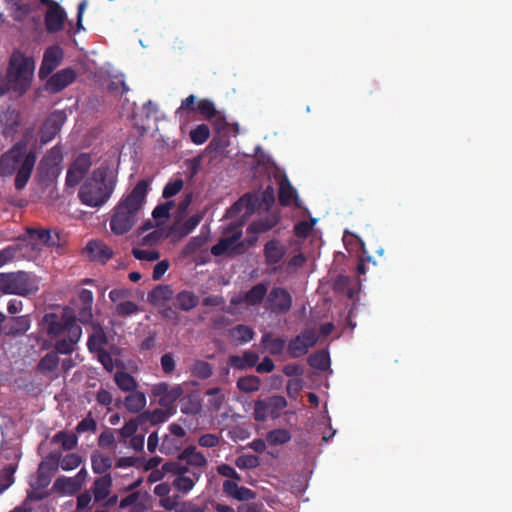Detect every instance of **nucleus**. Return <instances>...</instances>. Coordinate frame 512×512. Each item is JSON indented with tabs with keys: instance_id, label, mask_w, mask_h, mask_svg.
Returning <instances> with one entry per match:
<instances>
[{
	"instance_id": "27",
	"label": "nucleus",
	"mask_w": 512,
	"mask_h": 512,
	"mask_svg": "<svg viewBox=\"0 0 512 512\" xmlns=\"http://www.w3.org/2000/svg\"><path fill=\"white\" fill-rule=\"evenodd\" d=\"M278 200L282 206H289L293 200L297 201V191L291 185L289 179L284 176L279 182Z\"/></svg>"
},
{
	"instance_id": "25",
	"label": "nucleus",
	"mask_w": 512,
	"mask_h": 512,
	"mask_svg": "<svg viewBox=\"0 0 512 512\" xmlns=\"http://www.w3.org/2000/svg\"><path fill=\"white\" fill-rule=\"evenodd\" d=\"M241 236L242 232L236 231L231 236L220 239L214 246H212L211 253L214 256H221L228 252L231 248L233 250H236L237 248L242 246V243H238L235 245V243L240 239Z\"/></svg>"
},
{
	"instance_id": "7",
	"label": "nucleus",
	"mask_w": 512,
	"mask_h": 512,
	"mask_svg": "<svg viewBox=\"0 0 512 512\" xmlns=\"http://www.w3.org/2000/svg\"><path fill=\"white\" fill-rule=\"evenodd\" d=\"M61 452H50L39 464L36 479L31 483L35 490H44L58 471Z\"/></svg>"
},
{
	"instance_id": "14",
	"label": "nucleus",
	"mask_w": 512,
	"mask_h": 512,
	"mask_svg": "<svg viewBox=\"0 0 512 512\" xmlns=\"http://www.w3.org/2000/svg\"><path fill=\"white\" fill-rule=\"evenodd\" d=\"M77 77V73L72 68H64L53 75L46 81V90L52 94L58 93L72 84Z\"/></svg>"
},
{
	"instance_id": "9",
	"label": "nucleus",
	"mask_w": 512,
	"mask_h": 512,
	"mask_svg": "<svg viewBox=\"0 0 512 512\" xmlns=\"http://www.w3.org/2000/svg\"><path fill=\"white\" fill-rule=\"evenodd\" d=\"M318 342V335L315 329H304L297 336L292 338L287 351L291 358H300L306 355L310 348Z\"/></svg>"
},
{
	"instance_id": "31",
	"label": "nucleus",
	"mask_w": 512,
	"mask_h": 512,
	"mask_svg": "<svg viewBox=\"0 0 512 512\" xmlns=\"http://www.w3.org/2000/svg\"><path fill=\"white\" fill-rule=\"evenodd\" d=\"M52 490L61 495H73L80 491L79 484H77L72 477L66 476L58 477L53 484Z\"/></svg>"
},
{
	"instance_id": "28",
	"label": "nucleus",
	"mask_w": 512,
	"mask_h": 512,
	"mask_svg": "<svg viewBox=\"0 0 512 512\" xmlns=\"http://www.w3.org/2000/svg\"><path fill=\"white\" fill-rule=\"evenodd\" d=\"M229 337L237 344H246L253 340L254 330L244 324H238L228 331Z\"/></svg>"
},
{
	"instance_id": "29",
	"label": "nucleus",
	"mask_w": 512,
	"mask_h": 512,
	"mask_svg": "<svg viewBox=\"0 0 512 512\" xmlns=\"http://www.w3.org/2000/svg\"><path fill=\"white\" fill-rule=\"evenodd\" d=\"M173 296V290L169 285H158L153 288L147 295L150 304L157 306L169 301Z\"/></svg>"
},
{
	"instance_id": "34",
	"label": "nucleus",
	"mask_w": 512,
	"mask_h": 512,
	"mask_svg": "<svg viewBox=\"0 0 512 512\" xmlns=\"http://www.w3.org/2000/svg\"><path fill=\"white\" fill-rule=\"evenodd\" d=\"M114 381L118 388L123 392L130 393L138 388V383L135 378L126 371H117L114 374Z\"/></svg>"
},
{
	"instance_id": "6",
	"label": "nucleus",
	"mask_w": 512,
	"mask_h": 512,
	"mask_svg": "<svg viewBox=\"0 0 512 512\" xmlns=\"http://www.w3.org/2000/svg\"><path fill=\"white\" fill-rule=\"evenodd\" d=\"M63 155L60 147L54 146L40 160L37 167V176L41 183L49 184L60 174V164Z\"/></svg>"
},
{
	"instance_id": "4",
	"label": "nucleus",
	"mask_w": 512,
	"mask_h": 512,
	"mask_svg": "<svg viewBox=\"0 0 512 512\" xmlns=\"http://www.w3.org/2000/svg\"><path fill=\"white\" fill-rule=\"evenodd\" d=\"M35 61L22 52L14 51L8 62L6 75L0 78V98L8 92L24 95L31 86Z\"/></svg>"
},
{
	"instance_id": "13",
	"label": "nucleus",
	"mask_w": 512,
	"mask_h": 512,
	"mask_svg": "<svg viewBox=\"0 0 512 512\" xmlns=\"http://www.w3.org/2000/svg\"><path fill=\"white\" fill-rule=\"evenodd\" d=\"M44 3H48L49 7L45 14V26L46 30L50 33H56L63 29L66 13L64 9L56 2L52 0H42Z\"/></svg>"
},
{
	"instance_id": "64",
	"label": "nucleus",
	"mask_w": 512,
	"mask_h": 512,
	"mask_svg": "<svg viewBox=\"0 0 512 512\" xmlns=\"http://www.w3.org/2000/svg\"><path fill=\"white\" fill-rule=\"evenodd\" d=\"M205 244V239L201 236L192 237L184 247L185 255L196 253Z\"/></svg>"
},
{
	"instance_id": "43",
	"label": "nucleus",
	"mask_w": 512,
	"mask_h": 512,
	"mask_svg": "<svg viewBox=\"0 0 512 512\" xmlns=\"http://www.w3.org/2000/svg\"><path fill=\"white\" fill-rule=\"evenodd\" d=\"M141 311L138 304L133 301L127 300L125 302H119L114 306V315L122 318L130 317L138 314Z\"/></svg>"
},
{
	"instance_id": "17",
	"label": "nucleus",
	"mask_w": 512,
	"mask_h": 512,
	"mask_svg": "<svg viewBox=\"0 0 512 512\" xmlns=\"http://www.w3.org/2000/svg\"><path fill=\"white\" fill-rule=\"evenodd\" d=\"M286 247L277 239H272L266 242L264 246L265 263L268 266L279 264L286 254Z\"/></svg>"
},
{
	"instance_id": "60",
	"label": "nucleus",
	"mask_w": 512,
	"mask_h": 512,
	"mask_svg": "<svg viewBox=\"0 0 512 512\" xmlns=\"http://www.w3.org/2000/svg\"><path fill=\"white\" fill-rule=\"evenodd\" d=\"M142 423H143V421H140L138 419V417L135 419H131V420L127 421L124 424V426L121 429H119L118 432L124 439L131 438L132 436L135 435V433L138 429V425L142 424Z\"/></svg>"
},
{
	"instance_id": "40",
	"label": "nucleus",
	"mask_w": 512,
	"mask_h": 512,
	"mask_svg": "<svg viewBox=\"0 0 512 512\" xmlns=\"http://www.w3.org/2000/svg\"><path fill=\"white\" fill-rule=\"evenodd\" d=\"M307 362L312 368L326 371L330 367L329 353L325 350H319L309 355Z\"/></svg>"
},
{
	"instance_id": "42",
	"label": "nucleus",
	"mask_w": 512,
	"mask_h": 512,
	"mask_svg": "<svg viewBox=\"0 0 512 512\" xmlns=\"http://www.w3.org/2000/svg\"><path fill=\"white\" fill-rule=\"evenodd\" d=\"M261 386V380L255 375H247L240 377L237 381V388L245 393L258 391Z\"/></svg>"
},
{
	"instance_id": "12",
	"label": "nucleus",
	"mask_w": 512,
	"mask_h": 512,
	"mask_svg": "<svg viewBox=\"0 0 512 512\" xmlns=\"http://www.w3.org/2000/svg\"><path fill=\"white\" fill-rule=\"evenodd\" d=\"M64 58L63 49L58 45H52L46 48L43 54L41 66L39 68V78L46 79L61 64Z\"/></svg>"
},
{
	"instance_id": "33",
	"label": "nucleus",
	"mask_w": 512,
	"mask_h": 512,
	"mask_svg": "<svg viewBox=\"0 0 512 512\" xmlns=\"http://www.w3.org/2000/svg\"><path fill=\"white\" fill-rule=\"evenodd\" d=\"M92 470L95 474H107L106 472L112 467L113 460L110 456L100 452H94L91 455Z\"/></svg>"
},
{
	"instance_id": "44",
	"label": "nucleus",
	"mask_w": 512,
	"mask_h": 512,
	"mask_svg": "<svg viewBox=\"0 0 512 512\" xmlns=\"http://www.w3.org/2000/svg\"><path fill=\"white\" fill-rule=\"evenodd\" d=\"M184 444V441L179 438L173 437L169 434H166L160 445V452L166 455H171L178 452Z\"/></svg>"
},
{
	"instance_id": "19",
	"label": "nucleus",
	"mask_w": 512,
	"mask_h": 512,
	"mask_svg": "<svg viewBox=\"0 0 512 512\" xmlns=\"http://www.w3.org/2000/svg\"><path fill=\"white\" fill-rule=\"evenodd\" d=\"M111 487L112 477L110 474L97 477L90 489L93 494L94 501L98 503L105 500L110 495Z\"/></svg>"
},
{
	"instance_id": "50",
	"label": "nucleus",
	"mask_w": 512,
	"mask_h": 512,
	"mask_svg": "<svg viewBox=\"0 0 512 512\" xmlns=\"http://www.w3.org/2000/svg\"><path fill=\"white\" fill-rule=\"evenodd\" d=\"M266 439L271 445H282L290 441L291 434L286 429H274L268 432Z\"/></svg>"
},
{
	"instance_id": "11",
	"label": "nucleus",
	"mask_w": 512,
	"mask_h": 512,
	"mask_svg": "<svg viewBox=\"0 0 512 512\" xmlns=\"http://www.w3.org/2000/svg\"><path fill=\"white\" fill-rule=\"evenodd\" d=\"M280 219L281 217L278 212H271L264 217L252 221L247 227V233L252 234V237L246 239L248 245H255L258 240V235L274 228L280 222Z\"/></svg>"
},
{
	"instance_id": "35",
	"label": "nucleus",
	"mask_w": 512,
	"mask_h": 512,
	"mask_svg": "<svg viewBox=\"0 0 512 512\" xmlns=\"http://www.w3.org/2000/svg\"><path fill=\"white\" fill-rule=\"evenodd\" d=\"M267 295V285L258 283L248 290L243 298V301L251 306L260 304Z\"/></svg>"
},
{
	"instance_id": "56",
	"label": "nucleus",
	"mask_w": 512,
	"mask_h": 512,
	"mask_svg": "<svg viewBox=\"0 0 512 512\" xmlns=\"http://www.w3.org/2000/svg\"><path fill=\"white\" fill-rule=\"evenodd\" d=\"M29 241L32 244H44L49 238V229L27 228L26 230Z\"/></svg>"
},
{
	"instance_id": "37",
	"label": "nucleus",
	"mask_w": 512,
	"mask_h": 512,
	"mask_svg": "<svg viewBox=\"0 0 512 512\" xmlns=\"http://www.w3.org/2000/svg\"><path fill=\"white\" fill-rule=\"evenodd\" d=\"M201 471L191 472V475L177 476L174 481V487L182 493H187L194 487L195 483L199 480Z\"/></svg>"
},
{
	"instance_id": "52",
	"label": "nucleus",
	"mask_w": 512,
	"mask_h": 512,
	"mask_svg": "<svg viewBox=\"0 0 512 512\" xmlns=\"http://www.w3.org/2000/svg\"><path fill=\"white\" fill-rule=\"evenodd\" d=\"M203 218L202 213H196L190 216L186 221H184L179 227V233L181 236H186L191 233L201 222Z\"/></svg>"
},
{
	"instance_id": "8",
	"label": "nucleus",
	"mask_w": 512,
	"mask_h": 512,
	"mask_svg": "<svg viewBox=\"0 0 512 512\" xmlns=\"http://www.w3.org/2000/svg\"><path fill=\"white\" fill-rule=\"evenodd\" d=\"M159 405L167 410H174L175 402L180 399L184 391L181 385H170L166 382L154 384L151 389Z\"/></svg>"
},
{
	"instance_id": "20",
	"label": "nucleus",
	"mask_w": 512,
	"mask_h": 512,
	"mask_svg": "<svg viewBox=\"0 0 512 512\" xmlns=\"http://www.w3.org/2000/svg\"><path fill=\"white\" fill-rule=\"evenodd\" d=\"M180 410L183 414L189 416H196L202 410V400L199 395L190 393L182 395L179 399Z\"/></svg>"
},
{
	"instance_id": "62",
	"label": "nucleus",
	"mask_w": 512,
	"mask_h": 512,
	"mask_svg": "<svg viewBox=\"0 0 512 512\" xmlns=\"http://www.w3.org/2000/svg\"><path fill=\"white\" fill-rule=\"evenodd\" d=\"M75 430L78 434L84 432L94 433L97 430V423L94 420V418L91 417V415L89 414L86 418H84L77 424Z\"/></svg>"
},
{
	"instance_id": "57",
	"label": "nucleus",
	"mask_w": 512,
	"mask_h": 512,
	"mask_svg": "<svg viewBox=\"0 0 512 512\" xmlns=\"http://www.w3.org/2000/svg\"><path fill=\"white\" fill-rule=\"evenodd\" d=\"M184 182L181 178L170 180L163 188L162 196L169 199L177 195L183 188Z\"/></svg>"
},
{
	"instance_id": "2",
	"label": "nucleus",
	"mask_w": 512,
	"mask_h": 512,
	"mask_svg": "<svg viewBox=\"0 0 512 512\" xmlns=\"http://www.w3.org/2000/svg\"><path fill=\"white\" fill-rule=\"evenodd\" d=\"M148 187V180H140L131 192L117 204L110 219L113 233L123 235L132 229L137 221V214L145 203Z\"/></svg>"
},
{
	"instance_id": "23",
	"label": "nucleus",
	"mask_w": 512,
	"mask_h": 512,
	"mask_svg": "<svg viewBox=\"0 0 512 512\" xmlns=\"http://www.w3.org/2000/svg\"><path fill=\"white\" fill-rule=\"evenodd\" d=\"M180 460H184L192 469H200L206 466L207 459L193 445L187 446L179 455Z\"/></svg>"
},
{
	"instance_id": "15",
	"label": "nucleus",
	"mask_w": 512,
	"mask_h": 512,
	"mask_svg": "<svg viewBox=\"0 0 512 512\" xmlns=\"http://www.w3.org/2000/svg\"><path fill=\"white\" fill-rule=\"evenodd\" d=\"M267 303L272 312L287 313L292 306V296L285 288L274 287L268 294Z\"/></svg>"
},
{
	"instance_id": "58",
	"label": "nucleus",
	"mask_w": 512,
	"mask_h": 512,
	"mask_svg": "<svg viewBox=\"0 0 512 512\" xmlns=\"http://www.w3.org/2000/svg\"><path fill=\"white\" fill-rule=\"evenodd\" d=\"M253 415L256 421H265L269 416H271L268 404L265 399L257 400L255 402Z\"/></svg>"
},
{
	"instance_id": "46",
	"label": "nucleus",
	"mask_w": 512,
	"mask_h": 512,
	"mask_svg": "<svg viewBox=\"0 0 512 512\" xmlns=\"http://www.w3.org/2000/svg\"><path fill=\"white\" fill-rule=\"evenodd\" d=\"M65 332L67 333L68 340H70L72 343L76 345L79 342L82 335V329L77 324V320L74 315H70L66 318Z\"/></svg>"
},
{
	"instance_id": "59",
	"label": "nucleus",
	"mask_w": 512,
	"mask_h": 512,
	"mask_svg": "<svg viewBox=\"0 0 512 512\" xmlns=\"http://www.w3.org/2000/svg\"><path fill=\"white\" fill-rule=\"evenodd\" d=\"M193 374L200 379H207L213 374L212 366L206 361H197L193 367Z\"/></svg>"
},
{
	"instance_id": "30",
	"label": "nucleus",
	"mask_w": 512,
	"mask_h": 512,
	"mask_svg": "<svg viewBox=\"0 0 512 512\" xmlns=\"http://www.w3.org/2000/svg\"><path fill=\"white\" fill-rule=\"evenodd\" d=\"M199 303V297L189 290H183L176 296L175 306L185 312L191 311Z\"/></svg>"
},
{
	"instance_id": "61",
	"label": "nucleus",
	"mask_w": 512,
	"mask_h": 512,
	"mask_svg": "<svg viewBox=\"0 0 512 512\" xmlns=\"http://www.w3.org/2000/svg\"><path fill=\"white\" fill-rule=\"evenodd\" d=\"M132 255L138 260L148 262L156 261L160 258V253L156 250H142L138 248L132 249Z\"/></svg>"
},
{
	"instance_id": "55",
	"label": "nucleus",
	"mask_w": 512,
	"mask_h": 512,
	"mask_svg": "<svg viewBox=\"0 0 512 512\" xmlns=\"http://www.w3.org/2000/svg\"><path fill=\"white\" fill-rule=\"evenodd\" d=\"M240 199L245 207V215L253 214L256 209L262 206L259 197L250 193L244 194Z\"/></svg>"
},
{
	"instance_id": "51",
	"label": "nucleus",
	"mask_w": 512,
	"mask_h": 512,
	"mask_svg": "<svg viewBox=\"0 0 512 512\" xmlns=\"http://www.w3.org/2000/svg\"><path fill=\"white\" fill-rule=\"evenodd\" d=\"M82 463V458L76 453H70L60 457L59 466L64 471L76 469Z\"/></svg>"
},
{
	"instance_id": "41",
	"label": "nucleus",
	"mask_w": 512,
	"mask_h": 512,
	"mask_svg": "<svg viewBox=\"0 0 512 512\" xmlns=\"http://www.w3.org/2000/svg\"><path fill=\"white\" fill-rule=\"evenodd\" d=\"M188 466L189 465L186 464L184 460H180L178 458L175 461L166 462L162 468L167 473L175 474L176 477L181 475H191V472H198L195 469H190Z\"/></svg>"
},
{
	"instance_id": "54",
	"label": "nucleus",
	"mask_w": 512,
	"mask_h": 512,
	"mask_svg": "<svg viewBox=\"0 0 512 512\" xmlns=\"http://www.w3.org/2000/svg\"><path fill=\"white\" fill-rule=\"evenodd\" d=\"M235 465L239 469H253L260 465L259 457L252 454H245L237 457Z\"/></svg>"
},
{
	"instance_id": "32",
	"label": "nucleus",
	"mask_w": 512,
	"mask_h": 512,
	"mask_svg": "<svg viewBox=\"0 0 512 512\" xmlns=\"http://www.w3.org/2000/svg\"><path fill=\"white\" fill-rule=\"evenodd\" d=\"M125 408L131 413H139L146 406V396L137 390L130 392L124 399Z\"/></svg>"
},
{
	"instance_id": "48",
	"label": "nucleus",
	"mask_w": 512,
	"mask_h": 512,
	"mask_svg": "<svg viewBox=\"0 0 512 512\" xmlns=\"http://www.w3.org/2000/svg\"><path fill=\"white\" fill-rule=\"evenodd\" d=\"M107 344V337L102 330L89 336L87 347L90 352L98 353L100 350H105L104 346Z\"/></svg>"
},
{
	"instance_id": "38",
	"label": "nucleus",
	"mask_w": 512,
	"mask_h": 512,
	"mask_svg": "<svg viewBox=\"0 0 512 512\" xmlns=\"http://www.w3.org/2000/svg\"><path fill=\"white\" fill-rule=\"evenodd\" d=\"M174 410H163V409H155L154 411H146L138 416L140 421L150 422L152 425H156L162 422H165L171 415H173Z\"/></svg>"
},
{
	"instance_id": "63",
	"label": "nucleus",
	"mask_w": 512,
	"mask_h": 512,
	"mask_svg": "<svg viewBox=\"0 0 512 512\" xmlns=\"http://www.w3.org/2000/svg\"><path fill=\"white\" fill-rule=\"evenodd\" d=\"M174 206L173 201H167L163 204L156 206L152 212V216L155 220L167 219L170 216V210Z\"/></svg>"
},
{
	"instance_id": "5",
	"label": "nucleus",
	"mask_w": 512,
	"mask_h": 512,
	"mask_svg": "<svg viewBox=\"0 0 512 512\" xmlns=\"http://www.w3.org/2000/svg\"><path fill=\"white\" fill-rule=\"evenodd\" d=\"M38 290V278L30 272L0 273V292L26 297L35 294Z\"/></svg>"
},
{
	"instance_id": "39",
	"label": "nucleus",
	"mask_w": 512,
	"mask_h": 512,
	"mask_svg": "<svg viewBox=\"0 0 512 512\" xmlns=\"http://www.w3.org/2000/svg\"><path fill=\"white\" fill-rule=\"evenodd\" d=\"M52 443L61 444L65 451H70L76 448L78 438L76 434L67 431H59L52 437Z\"/></svg>"
},
{
	"instance_id": "53",
	"label": "nucleus",
	"mask_w": 512,
	"mask_h": 512,
	"mask_svg": "<svg viewBox=\"0 0 512 512\" xmlns=\"http://www.w3.org/2000/svg\"><path fill=\"white\" fill-rule=\"evenodd\" d=\"M197 111L208 120H211L217 115V110L214 103L209 99H202L197 103Z\"/></svg>"
},
{
	"instance_id": "10",
	"label": "nucleus",
	"mask_w": 512,
	"mask_h": 512,
	"mask_svg": "<svg viewBox=\"0 0 512 512\" xmlns=\"http://www.w3.org/2000/svg\"><path fill=\"white\" fill-rule=\"evenodd\" d=\"M93 164L91 154L80 153L69 165L65 183L67 187H76L85 178Z\"/></svg>"
},
{
	"instance_id": "3",
	"label": "nucleus",
	"mask_w": 512,
	"mask_h": 512,
	"mask_svg": "<svg viewBox=\"0 0 512 512\" xmlns=\"http://www.w3.org/2000/svg\"><path fill=\"white\" fill-rule=\"evenodd\" d=\"M117 183V176L107 165H101L92 171L78 191L82 204L99 208L103 206L113 194Z\"/></svg>"
},
{
	"instance_id": "49",
	"label": "nucleus",
	"mask_w": 512,
	"mask_h": 512,
	"mask_svg": "<svg viewBox=\"0 0 512 512\" xmlns=\"http://www.w3.org/2000/svg\"><path fill=\"white\" fill-rule=\"evenodd\" d=\"M272 418H277L280 412L287 406V401L283 396L274 395L265 399Z\"/></svg>"
},
{
	"instance_id": "26",
	"label": "nucleus",
	"mask_w": 512,
	"mask_h": 512,
	"mask_svg": "<svg viewBox=\"0 0 512 512\" xmlns=\"http://www.w3.org/2000/svg\"><path fill=\"white\" fill-rule=\"evenodd\" d=\"M258 360L259 356L257 353L252 351H245L241 356L231 355L228 362L234 369L245 370L247 368L256 366Z\"/></svg>"
},
{
	"instance_id": "18",
	"label": "nucleus",
	"mask_w": 512,
	"mask_h": 512,
	"mask_svg": "<svg viewBox=\"0 0 512 512\" xmlns=\"http://www.w3.org/2000/svg\"><path fill=\"white\" fill-rule=\"evenodd\" d=\"M90 258L94 261L105 263L113 256V250L102 241L91 240L86 246Z\"/></svg>"
},
{
	"instance_id": "21",
	"label": "nucleus",
	"mask_w": 512,
	"mask_h": 512,
	"mask_svg": "<svg viewBox=\"0 0 512 512\" xmlns=\"http://www.w3.org/2000/svg\"><path fill=\"white\" fill-rule=\"evenodd\" d=\"M261 344L265 351L273 356L281 355L286 347L285 339L283 337H276L271 332L262 335Z\"/></svg>"
},
{
	"instance_id": "45",
	"label": "nucleus",
	"mask_w": 512,
	"mask_h": 512,
	"mask_svg": "<svg viewBox=\"0 0 512 512\" xmlns=\"http://www.w3.org/2000/svg\"><path fill=\"white\" fill-rule=\"evenodd\" d=\"M58 365L59 357L54 351H51L40 359L39 363L37 364V369L41 373H50L55 371Z\"/></svg>"
},
{
	"instance_id": "24",
	"label": "nucleus",
	"mask_w": 512,
	"mask_h": 512,
	"mask_svg": "<svg viewBox=\"0 0 512 512\" xmlns=\"http://www.w3.org/2000/svg\"><path fill=\"white\" fill-rule=\"evenodd\" d=\"M70 315L66 313L60 319L55 313H48L44 316V322L46 324V330L49 336L57 337L65 332L66 329V318Z\"/></svg>"
},
{
	"instance_id": "36",
	"label": "nucleus",
	"mask_w": 512,
	"mask_h": 512,
	"mask_svg": "<svg viewBox=\"0 0 512 512\" xmlns=\"http://www.w3.org/2000/svg\"><path fill=\"white\" fill-rule=\"evenodd\" d=\"M195 110H197L196 97L191 94L181 101V105L176 110L175 114L181 123H187L189 121L190 114Z\"/></svg>"
},
{
	"instance_id": "47",
	"label": "nucleus",
	"mask_w": 512,
	"mask_h": 512,
	"mask_svg": "<svg viewBox=\"0 0 512 512\" xmlns=\"http://www.w3.org/2000/svg\"><path fill=\"white\" fill-rule=\"evenodd\" d=\"M190 140L196 145L204 144L210 137V129L206 124L197 125L190 131Z\"/></svg>"
},
{
	"instance_id": "22",
	"label": "nucleus",
	"mask_w": 512,
	"mask_h": 512,
	"mask_svg": "<svg viewBox=\"0 0 512 512\" xmlns=\"http://www.w3.org/2000/svg\"><path fill=\"white\" fill-rule=\"evenodd\" d=\"M30 325L31 319L29 315L11 317L5 326L6 334L10 336L23 335L29 330Z\"/></svg>"
},
{
	"instance_id": "16",
	"label": "nucleus",
	"mask_w": 512,
	"mask_h": 512,
	"mask_svg": "<svg viewBox=\"0 0 512 512\" xmlns=\"http://www.w3.org/2000/svg\"><path fill=\"white\" fill-rule=\"evenodd\" d=\"M65 121L66 115L63 111L57 110L51 113L44 123L41 142L47 143L52 140L60 132Z\"/></svg>"
},
{
	"instance_id": "1",
	"label": "nucleus",
	"mask_w": 512,
	"mask_h": 512,
	"mask_svg": "<svg viewBox=\"0 0 512 512\" xmlns=\"http://www.w3.org/2000/svg\"><path fill=\"white\" fill-rule=\"evenodd\" d=\"M28 144L29 139L24 137L0 156V176L8 177L15 173L16 190L27 185L36 163V152L28 151Z\"/></svg>"
}]
</instances>
